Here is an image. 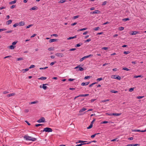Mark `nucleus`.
I'll use <instances>...</instances> for the list:
<instances>
[{
	"instance_id": "obj_25",
	"label": "nucleus",
	"mask_w": 146,
	"mask_h": 146,
	"mask_svg": "<svg viewBox=\"0 0 146 146\" xmlns=\"http://www.w3.org/2000/svg\"><path fill=\"white\" fill-rule=\"evenodd\" d=\"M94 13H100V11H99V10H95L94 11Z\"/></svg>"
},
{
	"instance_id": "obj_64",
	"label": "nucleus",
	"mask_w": 146,
	"mask_h": 146,
	"mask_svg": "<svg viewBox=\"0 0 146 146\" xmlns=\"http://www.w3.org/2000/svg\"><path fill=\"white\" fill-rule=\"evenodd\" d=\"M77 24V23H76V22H75L74 23H72L71 24V26H74L76 25Z\"/></svg>"
},
{
	"instance_id": "obj_36",
	"label": "nucleus",
	"mask_w": 146,
	"mask_h": 146,
	"mask_svg": "<svg viewBox=\"0 0 146 146\" xmlns=\"http://www.w3.org/2000/svg\"><path fill=\"white\" fill-rule=\"evenodd\" d=\"M100 27H97L94 28V30L95 31H98L100 29Z\"/></svg>"
},
{
	"instance_id": "obj_58",
	"label": "nucleus",
	"mask_w": 146,
	"mask_h": 146,
	"mask_svg": "<svg viewBox=\"0 0 146 146\" xmlns=\"http://www.w3.org/2000/svg\"><path fill=\"white\" fill-rule=\"evenodd\" d=\"M75 79H74L69 78L68 79V80L69 81H72Z\"/></svg>"
},
{
	"instance_id": "obj_10",
	"label": "nucleus",
	"mask_w": 146,
	"mask_h": 146,
	"mask_svg": "<svg viewBox=\"0 0 146 146\" xmlns=\"http://www.w3.org/2000/svg\"><path fill=\"white\" fill-rule=\"evenodd\" d=\"M37 7L36 6L33 7L31 8L30 10H36L37 9Z\"/></svg>"
},
{
	"instance_id": "obj_6",
	"label": "nucleus",
	"mask_w": 146,
	"mask_h": 146,
	"mask_svg": "<svg viewBox=\"0 0 146 146\" xmlns=\"http://www.w3.org/2000/svg\"><path fill=\"white\" fill-rule=\"evenodd\" d=\"M48 85L47 84H43L42 85V88L44 90H46L47 88V87L46 86V85Z\"/></svg>"
},
{
	"instance_id": "obj_24",
	"label": "nucleus",
	"mask_w": 146,
	"mask_h": 146,
	"mask_svg": "<svg viewBox=\"0 0 146 146\" xmlns=\"http://www.w3.org/2000/svg\"><path fill=\"white\" fill-rule=\"evenodd\" d=\"M38 102L37 101H34V102H33L30 103L29 104H35L37 103Z\"/></svg>"
},
{
	"instance_id": "obj_53",
	"label": "nucleus",
	"mask_w": 146,
	"mask_h": 146,
	"mask_svg": "<svg viewBox=\"0 0 146 146\" xmlns=\"http://www.w3.org/2000/svg\"><path fill=\"white\" fill-rule=\"evenodd\" d=\"M107 2L106 1H104L102 4V5H106L107 3Z\"/></svg>"
},
{
	"instance_id": "obj_59",
	"label": "nucleus",
	"mask_w": 146,
	"mask_h": 146,
	"mask_svg": "<svg viewBox=\"0 0 146 146\" xmlns=\"http://www.w3.org/2000/svg\"><path fill=\"white\" fill-rule=\"evenodd\" d=\"M96 121V119H94L93 121L91 122V124L93 125L94 122Z\"/></svg>"
},
{
	"instance_id": "obj_40",
	"label": "nucleus",
	"mask_w": 146,
	"mask_h": 146,
	"mask_svg": "<svg viewBox=\"0 0 146 146\" xmlns=\"http://www.w3.org/2000/svg\"><path fill=\"white\" fill-rule=\"evenodd\" d=\"M89 95V94H82V97H86L88 96Z\"/></svg>"
},
{
	"instance_id": "obj_4",
	"label": "nucleus",
	"mask_w": 146,
	"mask_h": 146,
	"mask_svg": "<svg viewBox=\"0 0 146 146\" xmlns=\"http://www.w3.org/2000/svg\"><path fill=\"white\" fill-rule=\"evenodd\" d=\"M55 55L58 56L60 57H62L64 56V55L62 53H57L55 54Z\"/></svg>"
},
{
	"instance_id": "obj_60",
	"label": "nucleus",
	"mask_w": 146,
	"mask_h": 146,
	"mask_svg": "<svg viewBox=\"0 0 146 146\" xmlns=\"http://www.w3.org/2000/svg\"><path fill=\"white\" fill-rule=\"evenodd\" d=\"M90 78V76H86L84 77V79H88Z\"/></svg>"
},
{
	"instance_id": "obj_11",
	"label": "nucleus",
	"mask_w": 146,
	"mask_h": 146,
	"mask_svg": "<svg viewBox=\"0 0 146 146\" xmlns=\"http://www.w3.org/2000/svg\"><path fill=\"white\" fill-rule=\"evenodd\" d=\"M121 113H113V115L115 116H118L121 115Z\"/></svg>"
},
{
	"instance_id": "obj_3",
	"label": "nucleus",
	"mask_w": 146,
	"mask_h": 146,
	"mask_svg": "<svg viewBox=\"0 0 146 146\" xmlns=\"http://www.w3.org/2000/svg\"><path fill=\"white\" fill-rule=\"evenodd\" d=\"M45 121V119L44 117H42L41 118L39 119L37 121L38 123H40L41 122H44Z\"/></svg>"
},
{
	"instance_id": "obj_28",
	"label": "nucleus",
	"mask_w": 146,
	"mask_h": 146,
	"mask_svg": "<svg viewBox=\"0 0 146 146\" xmlns=\"http://www.w3.org/2000/svg\"><path fill=\"white\" fill-rule=\"evenodd\" d=\"M86 29H87V28H84L83 29H78V31H84V30H86Z\"/></svg>"
},
{
	"instance_id": "obj_41",
	"label": "nucleus",
	"mask_w": 146,
	"mask_h": 146,
	"mask_svg": "<svg viewBox=\"0 0 146 146\" xmlns=\"http://www.w3.org/2000/svg\"><path fill=\"white\" fill-rule=\"evenodd\" d=\"M111 92L114 93H116L118 92L117 91H115L113 90H111Z\"/></svg>"
},
{
	"instance_id": "obj_57",
	"label": "nucleus",
	"mask_w": 146,
	"mask_h": 146,
	"mask_svg": "<svg viewBox=\"0 0 146 146\" xmlns=\"http://www.w3.org/2000/svg\"><path fill=\"white\" fill-rule=\"evenodd\" d=\"M111 141H118L117 140V138L112 140Z\"/></svg>"
},
{
	"instance_id": "obj_27",
	"label": "nucleus",
	"mask_w": 146,
	"mask_h": 146,
	"mask_svg": "<svg viewBox=\"0 0 146 146\" xmlns=\"http://www.w3.org/2000/svg\"><path fill=\"white\" fill-rule=\"evenodd\" d=\"M100 134L99 133H96L94 135H91V137L92 138H93L94 137H95L96 136V135H97V134Z\"/></svg>"
},
{
	"instance_id": "obj_61",
	"label": "nucleus",
	"mask_w": 146,
	"mask_h": 146,
	"mask_svg": "<svg viewBox=\"0 0 146 146\" xmlns=\"http://www.w3.org/2000/svg\"><path fill=\"white\" fill-rule=\"evenodd\" d=\"M129 53V51H124L123 52V53L124 54H128Z\"/></svg>"
},
{
	"instance_id": "obj_62",
	"label": "nucleus",
	"mask_w": 146,
	"mask_h": 146,
	"mask_svg": "<svg viewBox=\"0 0 146 146\" xmlns=\"http://www.w3.org/2000/svg\"><path fill=\"white\" fill-rule=\"evenodd\" d=\"M144 97V96H137V99H139L141 98H143Z\"/></svg>"
},
{
	"instance_id": "obj_23",
	"label": "nucleus",
	"mask_w": 146,
	"mask_h": 146,
	"mask_svg": "<svg viewBox=\"0 0 146 146\" xmlns=\"http://www.w3.org/2000/svg\"><path fill=\"white\" fill-rule=\"evenodd\" d=\"M66 1L64 0H60V1L58 2V3H64Z\"/></svg>"
},
{
	"instance_id": "obj_33",
	"label": "nucleus",
	"mask_w": 146,
	"mask_h": 146,
	"mask_svg": "<svg viewBox=\"0 0 146 146\" xmlns=\"http://www.w3.org/2000/svg\"><path fill=\"white\" fill-rule=\"evenodd\" d=\"M103 80V78H98L97 80H96L97 82H99L101 80Z\"/></svg>"
},
{
	"instance_id": "obj_38",
	"label": "nucleus",
	"mask_w": 146,
	"mask_h": 146,
	"mask_svg": "<svg viewBox=\"0 0 146 146\" xmlns=\"http://www.w3.org/2000/svg\"><path fill=\"white\" fill-rule=\"evenodd\" d=\"M85 59L86 58H85V56H84L80 60V61L82 62L83 60Z\"/></svg>"
},
{
	"instance_id": "obj_35",
	"label": "nucleus",
	"mask_w": 146,
	"mask_h": 146,
	"mask_svg": "<svg viewBox=\"0 0 146 146\" xmlns=\"http://www.w3.org/2000/svg\"><path fill=\"white\" fill-rule=\"evenodd\" d=\"M93 126V125L92 124H90V125H89V126L87 127V129H90V128H91Z\"/></svg>"
},
{
	"instance_id": "obj_8",
	"label": "nucleus",
	"mask_w": 146,
	"mask_h": 146,
	"mask_svg": "<svg viewBox=\"0 0 146 146\" xmlns=\"http://www.w3.org/2000/svg\"><path fill=\"white\" fill-rule=\"evenodd\" d=\"M57 41V39H51L49 40L50 42H54Z\"/></svg>"
},
{
	"instance_id": "obj_9",
	"label": "nucleus",
	"mask_w": 146,
	"mask_h": 146,
	"mask_svg": "<svg viewBox=\"0 0 146 146\" xmlns=\"http://www.w3.org/2000/svg\"><path fill=\"white\" fill-rule=\"evenodd\" d=\"M15 47V46H14L12 45L8 47V48L12 50Z\"/></svg>"
},
{
	"instance_id": "obj_50",
	"label": "nucleus",
	"mask_w": 146,
	"mask_h": 146,
	"mask_svg": "<svg viewBox=\"0 0 146 146\" xmlns=\"http://www.w3.org/2000/svg\"><path fill=\"white\" fill-rule=\"evenodd\" d=\"M84 70L83 68L82 67H79V70L80 71H82Z\"/></svg>"
},
{
	"instance_id": "obj_20",
	"label": "nucleus",
	"mask_w": 146,
	"mask_h": 146,
	"mask_svg": "<svg viewBox=\"0 0 146 146\" xmlns=\"http://www.w3.org/2000/svg\"><path fill=\"white\" fill-rule=\"evenodd\" d=\"M12 22V20H8L7 22V25H9L11 24Z\"/></svg>"
},
{
	"instance_id": "obj_31",
	"label": "nucleus",
	"mask_w": 146,
	"mask_h": 146,
	"mask_svg": "<svg viewBox=\"0 0 146 146\" xmlns=\"http://www.w3.org/2000/svg\"><path fill=\"white\" fill-rule=\"evenodd\" d=\"M87 141H81V140H79L78 142V143H86L87 142Z\"/></svg>"
},
{
	"instance_id": "obj_39",
	"label": "nucleus",
	"mask_w": 146,
	"mask_h": 146,
	"mask_svg": "<svg viewBox=\"0 0 146 146\" xmlns=\"http://www.w3.org/2000/svg\"><path fill=\"white\" fill-rule=\"evenodd\" d=\"M23 59V58L22 57H20L17 59V60L18 61L22 60Z\"/></svg>"
},
{
	"instance_id": "obj_13",
	"label": "nucleus",
	"mask_w": 146,
	"mask_h": 146,
	"mask_svg": "<svg viewBox=\"0 0 146 146\" xmlns=\"http://www.w3.org/2000/svg\"><path fill=\"white\" fill-rule=\"evenodd\" d=\"M46 77H43V76H42V77H41L38 78V79L39 80H46Z\"/></svg>"
},
{
	"instance_id": "obj_54",
	"label": "nucleus",
	"mask_w": 146,
	"mask_h": 146,
	"mask_svg": "<svg viewBox=\"0 0 146 146\" xmlns=\"http://www.w3.org/2000/svg\"><path fill=\"white\" fill-rule=\"evenodd\" d=\"M129 20V19L128 18H125V19H123V20L125 21H126L127 20Z\"/></svg>"
},
{
	"instance_id": "obj_56",
	"label": "nucleus",
	"mask_w": 146,
	"mask_h": 146,
	"mask_svg": "<svg viewBox=\"0 0 146 146\" xmlns=\"http://www.w3.org/2000/svg\"><path fill=\"white\" fill-rule=\"evenodd\" d=\"M16 7V5H12V6H11V7H10V8L11 9H12L15 7Z\"/></svg>"
},
{
	"instance_id": "obj_52",
	"label": "nucleus",
	"mask_w": 146,
	"mask_h": 146,
	"mask_svg": "<svg viewBox=\"0 0 146 146\" xmlns=\"http://www.w3.org/2000/svg\"><path fill=\"white\" fill-rule=\"evenodd\" d=\"M6 30V29L4 28L3 29H0V32L5 31Z\"/></svg>"
},
{
	"instance_id": "obj_32",
	"label": "nucleus",
	"mask_w": 146,
	"mask_h": 146,
	"mask_svg": "<svg viewBox=\"0 0 146 146\" xmlns=\"http://www.w3.org/2000/svg\"><path fill=\"white\" fill-rule=\"evenodd\" d=\"M19 25V24L18 23H16L14 24L13 26L14 27H15L18 26Z\"/></svg>"
},
{
	"instance_id": "obj_2",
	"label": "nucleus",
	"mask_w": 146,
	"mask_h": 146,
	"mask_svg": "<svg viewBox=\"0 0 146 146\" xmlns=\"http://www.w3.org/2000/svg\"><path fill=\"white\" fill-rule=\"evenodd\" d=\"M52 129L49 127H46L44 128V129L43 130V131H45L46 132H51L52 131Z\"/></svg>"
},
{
	"instance_id": "obj_19",
	"label": "nucleus",
	"mask_w": 146,
	"mask_h": 146,
	"mask_svg": "<svg viewBox=\"0 0 146 146\" xmlns=\"http://www.w3.org/2000/svg\"><path fill=\"white\" fill-rule=\"evenodd\" d=\"M17 1L16 0H14V1H11L9 2V3L10 4H13L15 3Z\"/></svg>"
},
{
	"instance_id": "obj_17",
	"label": "nucleus",
	"mask_w": 146,
	"mask_h": 146,
	"mask_svg": "<svg viewBox=\"0 0 146 146\" xmlns=\"http://www.w3.org/2000/svg\"><path fill=\"white\" fill-rule=\"evenodd\" d=\"M76 36L75 35L74 36L70 37H69L68 38H67V39L68 40H70V39H73L74 38H76Z\"/></svg>"
},
{
	"instance_id": "obj_48",
	"label": "nucleus",
	"mask_w": 146,
	"mask_h": 146,
	"mask_svg": "<svg viewBox=\"0 0 146 146\" xmlns=\"http://www.w3.org/2000/svg\"><path fill=\"white\" fill-rule=\"evenodd\" d=\"M96 83V82L92 83V84H91L89 85V87H91L92 86H93V85H94Z\"/></svg>"
},
{
	"instance_id": "obj_18",
	"label": "nucleus",
	"mask_w": 146,
	"mask_h": 146,
	"mask_svg": "<svg viewBox=\"0 0 146 146\" xmlns=\"http://www.w3.org/2000/svg\"><path fill=\"white\" fill-rule=\"evenodd\" d=\"M15 95V93H12L9 94L7 95V96L8 97H10Z\"/></svg>"
},
{
	"instance_id": "obj_1",
	"label": "nucleus",
	"mask_w": 146,
	"mask_h": 146,
	"mask_svg": "<svg viewBox=\"0 0 146 146\" xmlns=\"http://www.w3.org/2000/svg\"><path fill=\"white\" fill-rule=\"evenodd\" d=\"M23 137L24 139L27 141H35L36 140V138H33L32 137L28 136L27 135H25Z\"/></svg>"
},
{
	"instance_id": "obj_14",
	"label": "nucleus",
	"mask_w": 146,
	"mask_h": 146,
	"mask_svg": "<svg viewBox=\"0 0 146 146\" xmlns=\"http://www.w3.org/2000/svg\"><path fill=\"white\" fill-rule=\"evenodd\" d=\"M137 34V31H132L130 33V35H135Z\"/></svg>"
},
{
	"instance_id": "obj_21",
	"label": "nucleus",
	"mask_w": 146,
	"mask_h": 146,
	"mask_svg": "<svg viewBox=\"0 0 146 146\" xmlns=\"http://www.w3.org/2000/svg\"><path fill=\"white\" fill-rule=\"evenodd\" d=\"M82 44V43H79L76 45L75 46L76 47H79Z\"/></svg>"
},
{
	"instance_id": "obj_51",
	"label": "nucleus",
	"mask_w": 146,
	"mask_h": 146,
	"mask_svg": "<svg viewBox=\"0 0 146 146\" xmlns=\"http://www.w3.org/2000/svg\"><path fill=\"white\" fill-rule=\"evenodd\" d=\"M79 17V15H77L76 16H74L73 17V19H76L78 18V17Z\"/></svg>"
},
{
	"instance_id": "obj_55",
	"label": "nucleus",
	"mask_w": 146,
	"mask_h": 146,
	"mask_svg": "<svg viewBox=\"0 0 146 146\" xmlns=\"http://www.w3.org/2000/svg\"><path fill=\"white\" fill-rule=\"evenodd\" d=\"M91 40V39L90 38L87 39L84 42H89Z\"/></svg>"
},
{
	"instance_id": "obj_45",
	"label": "nucleus",
	"mask_w": 146,
	"mask_h": 146,
	"mask_svg": "<svg viewBox=\"0 0 146 146\" xmlns=\"http://www.w3.org/2000/svg\"><path fill=\"white\" fill-rule=\"evenodd\" d=\"M13 31L12 30H10V31H7L6 32H5V33H10L12 32Z\"/></svg>"
},
{
	"instance_id": "obj_34",
	"label": "nucleus",
	"mask_w": 146,
	"mask_h": 146,
	"mask_svg": "<svg viewBox=\"0 0 146 146\" xmlns=\"http://www.w3.org/2000/svg\"><path fill=\"white\" fill-rule=\"evenodd\" d=\"M33 25H32V24H31V25H29L28 26H26V29H28V28H30V27L33 26Z\"/></svg>"
},
{
	"instance_id": "obj_29",
	"label": "nucleus",
	"mask_w": 146,
	"mask_h": 146,
	"mask_svg": "<svg viewBox=\"0 0 146 146\" xmlns=\"http://www.w3.org/2000/svg\"><path fill=\"white\" fill-rule=\"evenodd\" d=\"M123 70H126L127 71H129L130 70V69H128V68H127L125 67H124L122 69Z\"/></svg>"
},
{
	"instance_id": "obj_46",
	"label": "nucleus",
	"mask_w": 146,
	"mask_h": 146,
	"mask_svg": "<svg viewBox=\"0 0 146 146\" xmlns=\"http://www.w3.org/2000/svg\"><path fill=\"white\" fill-rule=\"evenodd\" d=\"M108 47H104L102 48V49L105 50H107L108 49Z\"/></svg>"
},
{
	"instance_id": "obj_44",
	"label": "nucleus",
	"mask_w": 146,
	"mask_h": 146,
	"mask_svg": "<svg viewBox=\"0 0 146 146\" xmlns=\"http://www.w3.org/2000/svg\"><path fill=\"white\" fill-rule=\"evenodd\" d=\"M56 61H55L54 62H52L50 64V65L51 66H52L55 63H56Z\"/></svg>"
},
{
	"instance_id": "obj_22",
	"label": "nucleus",
	"mask_w": 146,
	"mask_h": 146,
	"mask_svg": "<svg viewBox=\"0 0 146 146\" xmlns=\"http://www.w3.org/2000/svg\"><path fill=\"white\" fill-rule=\"evenodd\" d=\"M137 144H129L127 145V146H137Z\"/></svg>"
},
{
	"instance_id": "obj_16",
	"label": "nucleus",
	"mask_w": 146,
	"mask_h": 146,
	"mask_svg": "<svg viewBox=\"0 0 146 146\" xmlns=\"http://www.w3.org/2000/svg\"><path fill=\"white\" fill-rule=\"evenodd\" d=\"M29 68H26L25 69H22L21 71H23V73L25 72H26L27 71L29 70Z\"/></svg>"
},
{
	"instance_id": "obj_7",
	"label": "nucleus",
	"mask_w": 146,
	"mask_h": 146,
	"mask_svg": "<svg viewBox=\"0 0 146 146\" xmlns=\"http://www.w3.org/2000/svg\"><path fill=\"white\" fill-rule=\"evenodd\" d=\"M90 82H82L81 84V85L82 86H85L88 85L89 84Z\"/></svg>"
},
{
	"instance_id": "obj_43",
	"label": "nucleus",
	"mask_w": 146,
	"mask_h": 146,
	"mask_svg": "<svg viewBox=\"0 0 146 146\" xmlns=\"http://www.w3.org/2000/svg\"><path fill=\"white\" fill-rule=\"evenodd\" d=\"M110 123V122H109L108 121H104L102 122V124H104V123Z\"/></svg>"
},
{
	"instance_id": "obj_49",
	"label": "nucleus",
	"mask_w": 146,
	"mask_h": 146,
	"mask_svg": "<svg viewBox=\"0 0 146 146\" xmlns=\"http://www.w3.org/2000/svg\"><path fill=\"white\" fill-rule=\"evenodd\" d=\"M17 41L14 42H13L12 43V45L13 46H14V45H15L16 44V43H17Z\"/></svg>"
},
{
	"instance_id": "obj_12",
	"label": "nucleus",
	"mask_w": 146,
	"mask_h": 146,
	"mask_svg": "<svg viewBox=\"0 0 146 146\" xmlns=\"http://www.w3.org/2000/svg\"><path fill=\"white\" fill-rule=\"evenodd\" d=\"M86 110V108H83L79 111V113H81L83 111H85Z\"/></svg>"
},
{
	"instance_id": "obj_63",
	"label": "nucleus",
	"mask_w": 146,
	"mask_h": 146,
	"mask_svg": "<svg viewBox=\"0 0 146 146\" xmlns=\"http://www.w3.org/2000/svg\"><path fill=\"white\" fill-rule=\"evenodd\" d=\"M134 88H131L129 90V91L130 92H131L133 90Z\"/></svg>"
},
{
	"instance_id": "obj_15",
	"label": "nucleus",
	"mask_w": 146,
	"mask_h": 146,
	"mask_svg": "<svg viewBox=\"0 0 146 146\" xmlns=\"http://www.w3.org/2000/svg\"><path fill=\"white\" fill-rule=\"evenodd\" d=\"M19 25L20 26L24 25L25 24V23L24 21H21L19 22Z\"/></svg>"
},
{
	"instance_id": "obj_42",
	"label": "nucleus",
	"mask_w": 146,
	"mask_h": 146,
	"mask_svg": "<svg viewBox=\"0 0 146 146\" xmlns=\"http://www.w3.org/2000/svg\"><path fill=\"white\" fill-rule=\"evenodd\" d=\"M124 29V27H119V31H122Z\"/></svg>"
},
{
	"instance_id": "obj_5",
	"label": "nucleus",
	"mask_w": 146,
	"mask_h": 146,
	"mask_svg": "<svg viewBox=\"0 0 146 146\" xmlns=\"http://www.w3.org/2000/svg\"><path fill=\"white\" fill-rule=\"evenodd\" d=\"M112 76H114V79H117L118 80H120L121 79V77L119 76L113 75H112Z\"/></svg>"
},
{
	"instance_id": "obj_30",
	"label": "nucleus",
	"mask_w": 146,
	"mask_h": 146,
	"mask_svg": "<svg viewBox=\"0 0 146 146\" xmlns=\"http://www.w3.org/2000/svg\"><path fill=\"white\" fill-rule=\"evenodd\" d=\"M35 67V66L34 65H31L29 67V69H31L32 68H34Z\"/></svg>"
},
{
	"instance_id": "obj_26",
	"label": "nucleus",
	"mask_w": 146,
	"mask_h": 146,
	"mask_svg": "<svg viewBox=\"0 0 146 146\" xmlns=\"http://www.w3.org/2000/svg\"><path fill=\"white\" fill-rule=\"evenodd\" d=\"M93 56V55L92 54H90L89 55H88V56H84L86 58H89L91 57V56Z\"/></svg>"
},
{
	"instance_id": "obj_47",
	"label": "nucleus",
	"mask_w": 146,
	"mask_h": 146,
	"mask_svg": "<svg viewBox=\"0 0 146 146\" xmlns=\"http://www.w3.org/2000/svg\"><path fill=\"white\" fill-rule=\"evenodd\" d=\"M54 36L55 37H57L58 36V35L56 34H53L51 35V36Z\"/></svg>"
},
{
	"instance_id": "obj_37",
	"label": "nucleus",
	"mask_w": 146,
	"mask_h": 146,
	"mask_svg": "<svg viewBox=\"0 0 146 146\" xmlns=\"http://www.w3.org/2000/svg\"><path fill=\"white\" fill-rule=\"evenodd\" d=\"M146 131V129H145L144 130H140L139 129H137V132H145Z\"/></svg>"
}]
</instances>
